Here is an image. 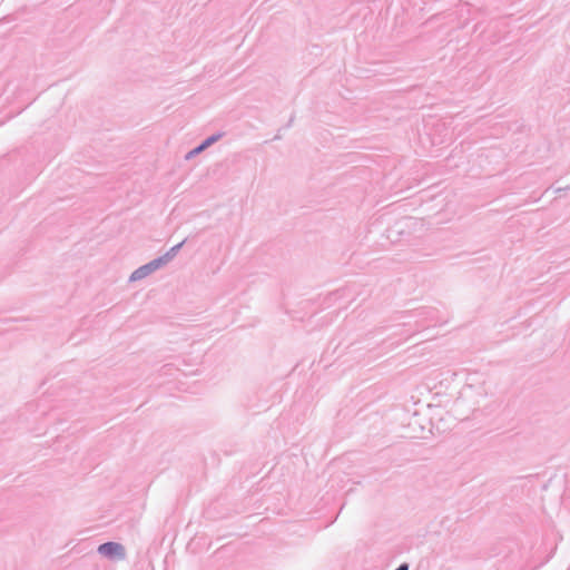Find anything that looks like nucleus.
<instances>
[{
    "instance_id": "1",
    "label": "nucleus",
    "mask_w": 570,
    "mask_h": 570,
    "mask_svg": "<svg viewBox=\"0 0 570 570\" xmlns=\"http://www.w3.org/2000/svg\"><path fill=\"white\" fill-rule=\"evenodd\" d=\"M98 551L106 557H119L122 558L125 556L124 547L119 543L107 542L99 547Z\"/></svg>"
},
{
    "instance_id": "2",
    "label": "nucleus",
    "mask_w": 570,
    "mask_h": 570,
    "mask_svg": "<svg viewBox=\"0 0 570 570\" xmlns=\"http://www.w3.org/2000/svg\"><path fill=\"white\" fill-rule=\"evenodd\" d=\"M159 266L158 263L154 262L146 266L140 267L139 269L135 271L131 275V279H139L146 275H148L150 272L155 271Z\"/></svg>"
},
{
    "instance_id": "3",
    "label": "nucleus",
    "mask_w": 570,
    "mask_h": 570,
    "mask_svg": "<svg viewBox=\"0 0 570 570\" xmlns=\"http://www.w3.org/2000/svg\"><path fill=\"white\" fill-rule=\"evenodd\" d=\"M215 140H216L215 137L208 138L204 144H202L199 147H197L193 153L197 154V153L202 151L203 149H205L207 146H209Z\"/></svg>"
},
{
    "instance_id": "4",
    "label": "nucleus",
    "mask_w": 570,
    "mask_h": 570,
    "mask_svg": "<svg viewBox=\"0 0 570 570\" xmlns=\"http://www.w3.org/2000/svg\"><path fill=\"white\" fill-rule=\"evenodd\" d=\"M396 570H407V564H402L399 569Z\"/></svg>"
}]
</instances>
